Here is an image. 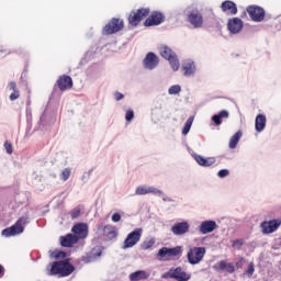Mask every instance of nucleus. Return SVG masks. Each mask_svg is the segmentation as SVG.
I'll list each match as a JSON object with an SVG mask.
<instances>
[{"label": "nucleus", "mask_w": 281, "mask_h": 281, "mask_svg": "<svg viewBox=\"0 0 281 281\" xmlns=\"http://www.w3.org/2000/svg\"><path fill=\"white\" fill-rule=\"evenodd\" d=\"M158 54L161 56V58L168 60L172 71H178L181 69V63L179 61L177 53H175V50H172V48H170L168 45L158 46Z\"/></svg>", "instance_id": "1"}, {"label": "nucleus", "mask_w": 281, "mask_h": 281, "mask_svg": "<svg viewBox=\"0 0 281 281\" xmlns=\"http://www.w3.org/2000/svg\"><path fill=\"white\" fill-rule=\"evenodd\" d=\"M74 266L69 261H55L50 265V276H59V278H67L74 273Z\"/></svg>", "instance_id": "2"}, {"label": "nucleus", "mask_w": 281, "mask_h": 281, "mask_svg": "<svg viewBox=\"0 0 281 281\" xmlns=\"http://www.w3.org/2000/svg\"><path fill=\"white\" fill-rule=\"evenodd\" d=\"M206 251L205 247H190L187 252V260L189 265H201V262H203V258H205Z\"/></svg>", "instance_id": "3"}, {"label": "nucleus", "mask_w": 281, "mask_h": 281, "mask_svg": "<svg viewBox=\"0 0 281 281\" xmlns=\"http://www.w3.org/2000/svg\"><path fill=\"white\" fill-rule=\"evenodd\" d=\"M25 225H27V217H20L13 226L2 231V236L5 238H10V236H19V234H23Z\"/></svg>", "instance_id": "4"}, {"label": "nucleus", "mask_w": 281, "mask_h": 281, "mask_svg": "<svg viewBox=\"0 0 281 281\" xmlns=\"http://www.w3.org/2000/svg\"><path fill=\"white\" fill-rule=\"evenodd\" d=\"M142 234H144L142 228H135L124 239L122 249H133L142 240Z\"/></svg>", "instance_id": "5"}, {"label": "nucleus", "mask_w": 281, "mask_h": 281, "mask_svg": "<svg viewBox=\"0 0 281 281\" xmlns=\"http://www.w3.org/2000/svg\"><path fill=\"white\" fill-rule=\"evenodd\" d=\"M164 279L172 278L173 280L177 281H188L190 278H192V274L186 272L183 268L178 267V268H172L168 272L162 274Z\"/></svg>", "instance_id": "6"}, {"label": "nucleus", "mask_w": 281, "mask_h": 281, "mask_svg": "<svg viewBox=\"0 0 281 281\" xmlns=\"http://www.w3.org/2000/svg\"><path fill=\"white\" fill-rule=\"evenodd\" d=\"M183 247L177 246L175 248L162 247L158 250L157 258L158 260H168L169 258H175L182 254Z\"/></svg>", "instance_id": "7"}, {"label": "nucleus", "mask_w": 281, "mask_h": 281, "mask_svg": "<svg viewBox=\"0 0 281 281\" xmlns=\"http://www.w3.org/2000/svg\"><path fill=\"white\" fill-rule=\"evenodd\" d=\"M143 67L147 71H154L159 67V56L153 52L147 53L143 59Z\"/></svg>", "instance_id": "8"}, {"label": "nucleus", "mask_w": 281, "mask_h": 281, "mask_svg": "<svg viewBox=\"0 0 281 281\" xmlns=\"http://www.w3.org/2000/svg\"><path fill=\"white\" fill-rule=\"evenodd\" d=\"M168 108H166V105L159 104L151 109V120L155 124L164 122V120H168Z\"/></svg>", "instance_id": "9"}, {"label": "nucleus", "mask_w": 281, "mask_h": 281, "mask_svg": "<svg viewBox=\"0 0 281 281\" xmlns=\"http://www.w3.org/2000/svg\"><path fill=\"white\" fill-rule=\"evenodd\" d=\"M182 76L193 78L196 75V63L194 59H184L181 65Z\"/></svg>", "instance_id": "10"}, {"label": "nucleus", "mask_w": 281, "mask_h": 281, "mask_svg": "<svg viewBox=\"0 0 281 281\" xmlns=\"http://www.w3.org/2000/svg\"><path fill=\"white\" fill-rule=\"evenodd\" d=\"M135 194L142 196L144 194H154L155 196H164V191L161 189H157L154 186H138L135 189Z\"/></svg>", "instance_id": "11"}, {"label": "nucleus", "mask_w": 281, "mask_h": 281, "mask_svg": "<svg viewBox=\"0 0 281 281\" xmlns=\"http://www.w3.org/2000/svg\"><path fill=\"white\" fill-rule=\"evenodd\" d=\"M124 27V21L120 19H112L104 27L103 34H115Z\"/></svg>", "instance_id": "12"}, {"label": "nucleus", "mask_w": 281, "mask_h": 281, "mask_svg": "<svg viewBox=\"0 0 281 281\" xmlns=\"http://www.w3.org/2000/svg\"><path fill=\"white\" fill-rule=\"evenodd\" d=\"M149 13H150L149 9H139L137 10V12H132L128 18L130 25H134V26L139 25V22L144 21V19H146Z\"/></svg>", "instance_id": "13"}, {"label": "nucleus", "mask_w": 281, "mask_h": 281, "mask_svg": "<svg viewBox=\"0 0 281 281\" xmlns=\"http://www.w3.org/2000/svg\"><path fill=\"white\" fill-rule=\"evenodd\" d=\"M216 229H218V224H216V221L214 220H205L199 225V232L202 236L212 234L213 232H216Z\"/></svg>", "instance_id": "14"}, {"label": "nucleus", "mask_w": 281, "mask_h": 281, "mask_svg": "<svg viewBox=\"0 0 281 281\" xmlns=\"http://www.w3.org/2000/svg\"><path fill=\"white\" fill-rule=\"evenodd\" d=\"M245 27V23L240 18H232L227 22V30L229 34H240Z\"/></svg>", "instance_id": "15"}, {"label": "nucleus", "mask_w": 281, "mask_h": 281, "mask_svg": "<svg viewBox=\"0 0 281 281\" xmlns=\"http://www.w3.org/2000/svg\"><path fill=\"white\" fill-rule=\"evenodd\" d=\"M188 21L195 30L203 27V14L199 10L191 11L188 14Z\"/></svg>", "instance_id": "16"}, {"label": "nucleus", "mask_w": 281, "mask_h": 281, "mask_svg": "<svg viewBox=\"0 0 281 281\" xmlns=\"http://www.w3.org/2000/svg\"><path fill=\"white\" fill-rule=\"evenodd\" d=\"M247 12L252 21L260 23L265 21V9L256 5H250L247 8Z\"/></svg>", "instance_id": "17"}, {"label": "nucleus", "mask_w": 281, "mask_h": 281, "mask_svg": "<svg viewBox=\"0 0 281 281\" xmlns=\"http://www.w3.org/2000/svg\"><path fill=\"white\" fill-rule=\"evenodd\" d=\"M188 232H190V223L188 221L178 222L171 226L173 236H186Z\"/></svg>", "instance_id": "18"}, {"label": "nucleus", "mask_w": 281, "mask_h": 281, "mask_svg": "<svg viewBox=\"0 0 281 281\" xmlns=\"http://www.w3.org/2000/svg\"><path fill=\"white\" fill-rule=\"evenodd\" d=\"M71 232L77 240H80L89 236V226H87L85 223H79L71 228Z\"/></svg>", "instance_id": "19"}, {"label": "nucleus", "mask_w": 281, "mask_h": 281, "mask_svg": "<svg viewBox=\"0 0 281 281\" xmlns=\"http://www.w3.org/2000/svg\"><path fill=\"white\" fill-rule=\"evenodd\" d=\"M193 159L196 161L198 165L202 166V168H210L216 164V158L214 157H203L199 154H192Z\"/></svg>", "instance_id": "20"}, {"label": "nucleus", "mask_w": 281, "mask_h": 281, "mask_svg": "<svg viewBox=\"0 0 281 281\" xmlns=\"http://www.w3.org/2000/svg\"><path fill=\"white\" fill-rule=\"evenodd\" d=\"M213 269L215 271H226V273H234V271H236V266H234L232 262H227L226 260H221L213 266Z\"/></svg>", "instance_id": "21"}, {"label": "nucleus", "mask_w": 281, "mask_h": 281, "mask_svg": "<svg viewBox=\"0 0 281 281\" xmlns=\"http://www.w3.org/2000/svg\"><path fill=\"white\" fill-rule=\"evenodd\" d=\"M164 23V14L160 12H154L146 21L145 26L151 27V25H161Z\"/></svg>", "instance_id": "22"}, {"label": "nucleus", "mask_w": 281, "mask_h": 281, "mask_svg": "<svg viewBox=\"0 0 281 281\" xmlns=\"http://www.w3.org/2000/svg\"><path fill=\"white\" fill-rule=\"evenodd\" d=\"M267 128V115L258 114L255 119V131L260 134Z\"/></svg>", "instance_id": "23"}, {"label": "nucleus", "mask_w": 281, "mask_h": 281, "mask_svg": "<svg viewBox=\"0 0 281 281\" xmlns=\"http://www.w3.org/2000/svg\"><path fill=\"white\" fill-rule=\"evenodd\" d=\"M221 9L226 14H231L234 16V14H238V7H236V3L233 1L226 0L222 3Z\"/></svg>", "instance_id": "24"}, {"label": "nucleus", "mask_w": 281, "mask_h": 281, "mask_svg": "<svg viewBox=\"0 0 281 281\" xmlns=\"http://www.w3.org/2000/svg\"><path fill=\"white\" fill-rule=\"evenodd\" d=\"M60 91H67V89H71L74 87V80L69 76H63L57 81Z\"/></svg>", "instance_id": "25"}, {"label": "nucleus", "mask_w": 281, "mask_h": 281, "mask_svg": "<svg viewBox=\"0 0 281 281\" xmlns=\"http://www.w3.org/2000/svg\"><path fill=\"white\" fill-rule=\"evenodd\" d=\"M9 91H11L9 95V100L11 102H14V100H19L21 98V91H19V88L16 87V82L10 81L8 85Z\"/></svg>", "instance_id": "26"}, {"label": "nucleus", "mask_w": 281, "mask_h": 281, "mask_svg": "<svg viewBox=\"0 0 281 281\" xmlns=\"http://www.w3.org/2000/svg\"><path fill=\"white\" fill-rule=\"evenodd\" d=\"M279 223L276 221H270V222H263L261 224V229L263 234H273L279 227Z\"/></svg>", "instance_id": "27"}, {"label": "nucleus", "mask_w": 281, "mask_h": 281, "mask_svg": "<svg viewBox=\"0 0 281 281\" xmlns=\"http://www.w3.org/2000/svg\"><path fill=\"white\" fill-rule=\"evenodd\" d=\"M103 235L108 240H113V238H117V228L111 224L105 225L103 227Z\"/></svg>", "instance_id": "28"}, {"label": "nucleus", "mask_w": 281, "mask_h": 281, "mask_svg": "<svg viewBox=\"0 0 281 281\" xmlns=\"http://www.w3.org/2000/svg\"><path fill=\"white\" fill-rule=\"evenodd\" d=\"M229 117V112L227 110H222L218 114H214L212 116V122H214L215 126H221L223 124V120H227Z\"/></svg>", "instance_id": "29"}, {"label": "nucleus", "mask_w": 281, "mask_h": 281, "mask_svg": "<svg viewBox=\"0 0 281 281\" xmlns=\"http://www.w3.org/2000/svg\"><path fill=\"white\" fill-rule=\"evenodd\" d=\"M78 243V237L72 234H68L65 237H60L61 247H74Z\"/></svg>", "instance_id": "30"}, {"label": "nucleus", "mask_w": 281, "mask_h": 281, "mask_svg": "<svg viewBox=\"0 0 281 281\" xmlns=\"http://www.w3.org/2000/svg\"><path fill=\"white\" fill-rule=\"evenodd\" d=\"M100 256H102V250L100 248H94L89 255L82 257V262H93V260H98Z\"/></svg>", "instance_id": "31"}, {"label": "nucleus", "mask_w": 281, "mask_h": 281, "mask_svg": "<svg viewBox=\"0 0 281 281\" xmlns=\"http://www.w3.org/2000/svg\"><path fill=\"white\" fill-rule=\"evenodd\" d=\"M148 278H150V273L146 270H138L130 274L131 281L148 280Z\"/></svg>", "instance_id": "32"}, {"label": "nucleus", "mask_w": 281, "mask_h": 281, "mask_svg": "<svg viewBox=\"0 0 281 281\" xmlns=\"http://www.w3.org/2000/svg\"><path fill=\"white\" fill-rule=\"evenodd\" d=\"M243 137V132L238 131L237 133H235L228 143V147L234 150V148H236V146H238V143L240 142V138Z\"/></svg>", "instance_id": "33"}, {"label": "nucleus", "mask_w": 281, "mask_h": 281, "mask_svg": "<svg viewBox=\"0 0 281 281\" xmlns=\"http://www.w3.org/2000/svg\"><path fill=\"white\" fill-rule=\"evenodd\" d=\"M155 245V238L148 237L140 244V249L144 251H148V249H151Z\"/></svg>", "instance_id": "34"}, {"label": "nucleus", "mask_w": 281, "mask_h": 281, "mask_svg": "<svg viewBox=\"0 0 281 281\" xmlns=\"http://www.w3.org/2000/svg\"><path fill=\"white\" fill-rule=\"evenodd\" d=\"M194 123V116H190L187 122L184 123V126L182 128V135H188L190 133V128H192V124Z\"/></svg>", "instance_id": "35"}, {"label": "nucleus", "mask_w": 281, "mask_h": 281, "mask_svg": "<svg viewBox=\"0 0 281 281\" xmlns=\"http://www.w3.org/2000/svg\"><path fill=\"white\" fill-rule=\"evenodd\" d=\"M69 177H71V168H65L60 175H59V179L60 181H69Z\"/></svg>", "instance_id": "36"}, {"label": "nucleus", "mask_w": 281, "mask_h": 281, "mask_svg": "<svg viewBox=\"0 0 281 281\" xmlns=\"http://www.w3.org/2000/svg\"><path fill=\"white\" fill-rule=\"evenodd\" d=\"M181 93V86L180 85H173L170 86L168 89V94L169 95H179Z\"/></svg>", "instance_id": "37"}, {"label": "nucleus", "mask_w": 281, "mask_h": 281, "mask_svg": "<svg viewBox=\"0 0 281 281\" xmlns=\"http://www.w3.org/2000/svg\"><path fill=\"white\" fill-rule=\"evenodd\" d=\"M135 120V112L133 110H126L125 112V122L131 124Z\"/></svg>", "instance_id": "38"}, {"label": "nucleus", "mask_w": 281, "mask_h": 281, "mask_svg": "<svg viewBox=\"0 0 281 281\" xmlns=\"http://www.w3.org/2000/svg\"><path fill=\"white\" fill-rule=\"evenodd\" d=\"M243 245H245V239H236L233 241L232 247L234 249L240 250V249H243Z\"/></svg>", "instance_id": "39"}, {"label": "nucleus", "mask_w": 281, "mask_h": 281, "mask_svg": "<svg viewBox=\"0 0 281 281\" xmlns=\"http://www.w3.org/2000/svg\"><path fill=\"white\" fill-rule=\"evenodd\" d=\"M256 271V268L254 266V262H250L247 270L245 271L246 276H248V278H251V276H254V272Z\"/></svg>", "instance_id": "40"}, {"label": "nucleus", "mask_w": 281, "mask_h": 281, "mask_svg": "<svg viewBox=\"0 0 281 281\" xmlns=\"http://www.w3.org/2000/svg\"><path fill=\"white\" fill-rule=\"evenodd\" d=\"M217 177L220 179H225L226 177H229V170L227 169H221L218 172H217Z\"/></svg>", "instance_id": "41"}, {"label": "nucleus", "mask_w": 281, "mask_h": 281, "mask_svg": "<svg viewBox=\"0 0 281 281\" xmlns=\"http://www.w3.org/2000/svg\"><path fill=\"white\" fill-rule=\"evenodd\" d=\"M111 221L112 223H120L122 221V215L116 212L112 214Z\"/></svg>", "instance_id": "42"}, {"label": "nucleus", "mask_w": 281, "mask_h": 281, "mask_svg": "<svg viewBox=\"0 0 281 281\" xmlns=\"http://www.w3.org/2000/svg\"><path fill=\"white\" fill-rule=\"evenodd\" d=\"M113 98L116 102H120V101L124 100V94H122V92L116 91L113 93Z\"/></svg>", "instance_id": "43"}, {"label": "nucleus", "mask_w": 281, "mask_h": 281, "mask_svg": "<svg viewBox=\"0 0 281 281\" xmlns=\"http://www.w3.org/2000/svg\"><path fill=\"white\" fill-rule=\"evenodd\" d=\"M53 258H65L64 251H55L53 252Z\"/></svg>", "instance_id": "44"}, {"label": "nucleus", "mask_w": 281, "mask_h": 281, "mask_svg": "<svg viewBox=\"0 0 281 281\" xmlns=\"http://www.w3.org/2000/svg\"><path fill=\"white\" fill-rule=\"evenodd\" d=\"M5 150H7L8 155H12V145L5 144Z\"/></svg>", "instance_id": "45"}, {"label": "nucleus", "mask_w": 281, "mask_h": 281, "mask_svg": "<svg viewBox=\"0 0 281 281\" xmlns=\"http://www.w3.org/2000/svg\"><path fill=\"white\" fill-rule=\"evenodd\" d=\"M32 177H33V179H35V183H38V181H41V176H38V173H36V172H33V175H32Z\"/></svg>", "instance_id": "46"}, {"label": "nucleus", "mask_w": 281, "mask_h": 281, "mask_svg": "<svg viewBox=\"0 0 281 281\" xmlns=\"http://www.w3.org/2000/svg\"><path fill=\"white\" fill-rule=\"evenodd\" d=\"M243 262H245V259L240 258L239 261L236 263V267L240 269L243 267Z\"/></svg>", "instance_id": "47"}, {"label": "nucleus", "mask_w": 281, "mask_h": 281, "mask_svg": "<svg viewBox=\"0 0 281 281\" xmlns=\"http://www.w3.org/2000/svg\"><path fill=\"white\" fill-rule=\"evenodd\" d=\"M3 54H10V50L5 49V50H0V57L3 56Z\"/></svg>", "instance_id": "48"}, {"label": "nucleus", "mask_w": 281, "mask_h": 281, "mask_svg": "<svg viewBox=\"0 0 281 281\" xmlns=\"http://www.w3.org/2000/svg\"><path fill=\"white\" fill-rule=\"evenodd\" d=\"M164 201H172V200H170L169 198H165Z\"/></svg>", "instance_id": "49"}, {"label": "nucleus", "mask_w": 281, "mask_h": 281, "mask_svg": "<svg viewBox=\"0 0 281 281\" xmlns=\"http://www.w3.org/2000/svg\"><path fill=\"white\" fill-rule=\"evenodd\" d=\"M2 271H3V267L0 266V273H2Z\"/></svg>", "instance_id": "50"}, {"label": "nucleus", "mask_w": 281, "mask_h": 281, "mask_svg": "<svg viewBox=\"0 0 281 281\" xmlns=\"http://www.w3.org/2000/svg\"><path fill=\"white\" fill-rule=\"evenodd\" d=\"M82 180H83V181H87V177L83 176V177H82Z\"/></svg>", "instance_id": "51"}]
</instances>
